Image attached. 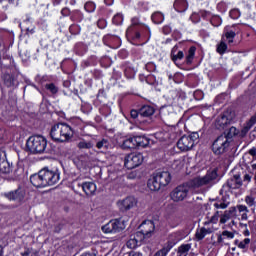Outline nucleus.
<instances>
[{"mask_svg": "<svg viewBox=\"0 0 256 256\" xmlns=\"http://www.w3.org/2000/svg\"><path fill=\"white\" fill-rule=\"evenodd\" d=\"M237 215V208L231 207L229 210H226L220 218V223L225 224L229 219H233Z\"/></svg>", "mask_w": 256, "mask_h": 256, "instance_id": "20", "label": "nucleus"}, {"mask_svg": "<svg viewBox=\"0 0 256 256\" xmlns=\"http://www.w3.org/2000/svg\"><path fill=\"white\" fill-rule=\"evenodd\" d=\"M183 57H185V54L183 53V51H179L177 54L173 55L172 61L174 63H177V61L183 59Z\"/></svg>", "mask_w": 256, "mask_h": 256, "instance_id": "41", "label": "nucleus"}, {"mask_svg": "<svg viewBox=\"0 0 256 256\" xmlns=\"http://www.w3.org/2000/svg\"><path fill=\"white\" fill-rule=\"evenodd\" d=\"M196 143H199V133L192 132L188 136H182L177 142V147L180 151H191Z\"/></svg>", "mask_w": 256, "mask_h": 256, "instance_id": "4", "label": "nucleus"}, {"mask_svg": "<svg viewBox=\"0 0 256 256\" xmlns=\"http://www.w3.org/2000/svg\"><path fill=\"white\" fill-rule=\"evenodd\" d=\"M230 122L223 116V114L216 119L215 127L216 129H225Z\"/></svg>", "mask_w": 256, "mask_h": 256, "instance_id": "24", "label": "nucleus"}, {"mask_svg": "<svg viewBox=\"0 0 256 256\" xmlns=\"http://www.w3.org/2000/svg\"><path fill=\"white\" fill-rule=\"evenodd\" d=\"M249 155H251V157H253V159H256V148L253 147L252 149H250L248 151Z\"/></svg>", "mask_w": 256, "mask_h": 256, "instance_id": "50", "label": "nucleus"}, {"mask_svg": "<svg viewBox=\"0 0 256 256\" xmlns=\"http://www.w3.org/2000/svg\"><path fill=\"white\" fill-rule=\"evenodd\" d=\"M228 43H233V38H228Z\"/></svg>", "mask_w": 256, "mask_h": 256, "instance_id": "60", "label": "nucleus"}, {"mask_svg": "<svg viewBox=\"0 0 256 256\" xmlns=\"http://www.w3.org/2000/svg\"><path fill=\"white\" fill-rule=\"evenodd\" d=\"M172 247L173 246H171V244H168L162 249L158 250L153 256H167L169 251H171Z\"/></svg>", "mask_w": 256, "mask_h": 256, "instance_id": "30", "label": "nucleus"}, {"mask_svg": "<svg viewBox=\"0 0 256 256\" xmlns=\"http://www.w3.org/2000/svg\"><path fill=\"white\" fill-rule=\"evenodd\" d=\"M82 189L87 197H93L97 191V185L94 182L82 183Z\"/></svg>", "mask_w": 256, "mask_h": 256, "instance_id": "16", "label": "nucleus"}, {"mask_svg": "<svg viewBox=\"0 0 256 256\" xmlns=\"http://www.w3.org/2000/svg\"><path fill=\"white\" fill-rule=\"evenodd\" d=\"M223 242V236H218V243H222Z\"/></svg>", "mask_w": 256, "mask_h": 256, "instance_id": "58", "label": "nucleus"}, {"mask_svg": "<svg viewBox=\"0 0 256 256\" xmlns=\"http://www.w3.org/2000/svg\"><path fill=\"white\" fill-rule=\"evenodd\" d=\"M229 145H231L229 139L223 135H220L212 144V151H214L215 155H221L227 151Z\"/></svg>", "mask_w": 256, "mask_h": 256, "instance_id": "5", "label": "nucleus"}, {"mask_svg": "<svg viewBox=\"0 0 256 256\" xmlns=\"http://www.w3.org/2000/svg\"><path fill=\"white\" fill-rule=\"evenodd\" d=\"M179 49V47L177 45H175L173 48H172V51H171V57L173 59V55H176L175 53H177V50Z\"/></svg>", "mask_w": 256, "mask_h": 256, "instance_id": "52", "label": "nucleus"}, {"mask_svg": "<svg viewBox=\"0 0 256 256\" xmlns=\"http://www.w3.org/2000/svg\"><path fill=\"white\" fill-rule=\"evenodd\" d=\"M122 147L123 149H137V142L135 141V137L124 140Z\"/></svg>", "mask_w": 256, "mask_h": 256, "instance_id": "25", "label": "nucleus"}, {"mask_svg": "<svg viewBox=\"0 0 256 256\" xmlns=\"http://www.w3.org/2000/svg\"><path fill=\"white\" fill-rule=\"evenodd\" d=\"M31 139H33V136H30L26 142L25 151L28 153H33V141Z\"/></svg>", "mask_w": 256, "mask_h": 256, "instance_id": "37", "label": "nucleus"}, {"mask_svg": "<svg viewBox=\"0 0 256 256\" xmlns=\"http://www.w3.org/2000/svg\"><path fill=\"white\" fill-rule=\"evenodd\" d=\"M22 256H33V252L31 249H27L25 252L22 253Z\"/></svg>", "mask_w": 256, "mask_h": 256, "instance_id": "51", "label": "nucleus"}, {"mask_svg": "<svg viewBox=\"0 0 256 256\" xmlns=\"http://www.w3.org/2000/svg\"><path fill=\"white\" fill-rule=\"evenodd\" d=\"M228 205L229 204L224 203V202H216V203H214V207L216 209H227Z\"/></svg>", "mask_w": 256, "mask_h": 256, "instance_id": "44", "label": "nucleus"}, {"mask_svg": "<svg viewBox=\"0 0 256 256\" xmlns=\"http://www.w3.org/2000/svg\"><path fill=\"white\" fill-rule=\"evenodd\" d=\"M98 27L100 29H104L105 28V21H103V20L98 21Z\"/></svg>", "mask_w": 256, "mask_h": 256, "instance_id": "53", "label": "nucleus"}, {"mask_svg": "<svg viewBox=\"0 0 256 256\" xmlns=\"http://www.w3.org/2000/svg\"><path fill=\"white\" fill-rule=\"evenodd\" d=\"M97 149H102L103 151H107L109 147H111V144L109 143V140L102 139L96 143Z\"/></svg>", "mask_w": 256, "mask_h": 256, "instance_id": "29", "label": "nucleus"}, {"mask_svg": "<svg viewBox=\"0 0 256 256\" xmlns=\"http://www.w3.org/2000/svg\"><path fill=\"white\" fill-rule=\"evenodd\" d=\"M230 17L232 19H237L239 17V10H231L230 11Z\"/></svg>", "mask_w": 256, "mask_h": 256, "instance_id": "47", "label": "nucleus"}, {"mask_svg": "<svg viewBox=\"0 0 256 256\" xmlns=\"http://www.w3.org/2000/svg\"><path fill=\"white\" fill-rule=\"evenodd\" d=\"M163 31H164V33H171V28L169 27V26H165L164 28H163Z\"/></svg>", "mask_w": 256, "mask_h": 256, "instance_id": "55", "label": "nucleus"}, {"mask_svg": "<svg viewBox=\"0 0 256 256\" xmlns=\"http://www.w3.org/2000/svg\"><path fill=\"white\" fill-rule=\"evenodd\" d=\"M242 221H246L247 219V212L242 214Z\"/></svg>", "mask_w": 256, "mask_h": 256, "instance_id": "57", "label": "nucleus"}, {"mask_svg": "<svg viewBox=\"0 0 256 256\" xmlns=\"http://www.w3.org/2000/svg\"><path fill=\"white\" fill-rule=\"evenodd\" d=\"M195 51H197V48H195V46H192L189 48L188 55L186 56V63L188 65H191V63H193V59L195 57Z\"/></svg>", "mask_w": 256, "mask_h": 256, "instance_id": "28", "label": "nucleus"}, {"mask_svg": "<svg viewBox=\"0 0 256 256\" xmlns=\"http://www.w3.org/2000/svg\"><path fill=\"white\" fill-rule=\"evenodd\" d=\"M218 169L214 168L208 171L205 176H199L188 181L186 184H182L174 188L170 196L172 201L179 203V201H184L189 195V189H199V187H212L215 185V180L219 178L217 173Z\"/></svg>", "mask_w": 256, "mask_h": 256, "instance_id": "1", "label": "nucleus"}, {"mask_svg": "<svg viewBox=\"0 0 256 256\" xmlns=\"http://www.w3.org/2000/svg\"><path fill=\"white\" fill-rule=\"evenodd\" d=\"M141 241H143V237L140 236V233H136L130 236V239L127 241L126 246L129 249H135L136 247H138Z\"/></svg>", "mask_w": 256, "mask_h": 256, "instance_id": "18", "label": "nucleus"}, {"mask_svg": "<svg viewBox=\"0 0 256 256\" xmlns=\"http://www.w3.org/2000/svg\"><path fill=\"white\" fill-rule=\"evenodd\" d=\"M163 187V184L159 181V178L153 174L152 178L148 180V188L150 191H159Z\"/></svg>", "mask_w": 256, "mask_h": 256, "instance_id": "19", "label": "nucleus"}, {"mask_svg": "<svg viewBox=\"0 0 256 256\" xmlns=\"http://www.w3.org/2000/svg\"><path fill=\"white\" fill-rule=\"evenodd\" d=\"M252 169H256V164H253V165H252Z\"/></svg>", "mask_w": 256, "mask_h": 256, "instance_id": "61", "label": "nucleus"}, {"mask_svg": "<svg viewBox=\"0 0 256 256\" xmlns=\"http://www.w3.org/2000/svg\"><path fill=\"white\" fill-rule=\"evenodd\" d=\"M237 209L240 213H248L249 212V210L247 209V206H245V205H238Z\"/></svg>", "mask_w": 256, "mask_h": 256, "instance_id": "46", "label": "nucleus"}, {"mask_svg": "<svg viewBox=\"0 0 256 256\" xmlns=\"http://www.w3.org/2000/svg\"><path fill=\"white\" fill-rule=\"evenodd\" d=\"M113 23L114 25H121L123 23V15L122 14H116L113 17Z\"/></svg>", "mask_w": 256, "mask_h": 256, "instance_id": "38", "label": "nucleus"}, {"mask_svg": "<svg viewBox=\"0 0 256 256\" xmlns=\"http://www.w3.org/2000/svg\"><path fill=\"white\" fill-rule=\"evenodd\" d=\"M0 173H11V165L7 161V156L3 151H0Z\"/></svg>", "mask_w": 256, "mask_h": 256, "instance_id": "13", "label": "nucleus"}, {"mask_svg": "<svg viewBox=\"0 0 256 256\" xmlns=\"http://www.w3.org/2000/svg\"><path fill=\"white\" fill-rule=\"evenodd\" d=\"M211 233H213V229L202 227L197 230L196 239H198V241H202V239H205V236L211 235Z\"/></svg>", "mask_w": 256, "mask_h": 256, "instance_id": "22", "label": "nucleus"}, {"mask_svg": "<svg viewBox=\"0 0 256 256\" xmlns=\"http://www.w3.org/2000/svg\"><path fill=\"white\" fill-rule=\"evenodd\" d=\"M225 37L227 39H235V32L234 31L226 32Z\"/></svg>", "mask_w": 256, "mask_h": 256, "instance_id": "48", "label": "nucleus"}, {"mask_svg": "<svg viewBox=\"0 0 256 256\" xmlns=\"http://www.w3.org/2000/svg\"><path fill=\"white\" fill-rule=\"evenodd\" d=\"M3 83L6 87H17L19 82L17 81V74L6 72L2 76Z\"/></svg>", "mask_w": 256, "mask_h": 256, "instance_id": "11", "label": "nucleus"}, {"mask_svg": "<svg viewBox=\"0 0 256 256\" xmlns=\"http://www.w3.org/2000/svg\"><path fill=\"white\" fill-rule=\"evenodd\" d=\"M5 197L9 199L10 201H15V203H18V205H21L23 203V200L25 199V190L23 188L18 187V189L6 193Z\"/></svg>", "mask_w": 256, "mask_h": 256, "instance_id": "9", "label": "nucleus"}, {"mask_svg": "<svg viewBox=\"0 0 256 256\" xmlns=\"http://www.w3.org/2000/svg\"><path fill=\"white\" fill-rule=\"evenodd\" d=\"M106 5H113V0H104Z\"/></svg>", "mask_w": 256, "mask_h": 256, "instance_id": "56", "label": "nucleus"}, {"mask_svg": "<svg viewBox=\"0 0 256 256\" xmlns=\"http://www.w3.org/2000/svg\"><path fill=\"white\" fill-rule=\"evenodd\" d=\"M256 123V113L251 116V118L244 124L243 128L241 129L240 136L246 137V135L251 131L253 125Z\"/></svg>", "mask_w": 256, "mask_h": 256, "instance_id": "17", "label": "nucleus"}, {"mask_svg": "<svg viewBox=\"0 0 256 256\" xmlns=\"http://www.w3.org/2000/svg\"><path fill=\"white\" fill-rule=\"evenodd\" d=\"M252 177L249 174L244 175V181H247L248 183L251 181Z\"/></svg>", "mask_w": 256, "mask_h": 256, "instance_id": "54", "label": "nucleus"}, {"mask_svg": "<svg viewBox=\"0 0 256 256\" xmlns=\"http://www.w3.org/2000/svg\"><path fill=\"white\" fill-rule=\"evenodd\" d=\"M164 19L165 17L163 16V14H161V12H155L154 14H152V21L157 25H159V23H163Z\"/></svg>", "mask_w": 256, "mask_h": 256, "instance_id": "31", "label": "nucleus"}, {"mask_svg": "<svg viewBox=\"0 0 256 256\" xmlns=\"http://www.w3.org/2000/svg\"><path fill=\"white\" fill-rule=\"evenodd\" d=\"M226 185L229 189H239L243 185V180L239 174H236L227 181Z\"/></svg>", "mask_w": 256, "mask_h": 256, "instance_id": "15", "label": "nucleus"}, {"mask_svg": "<svg viewBox=\"0 0 256 256\" xmlns=\"http://www.w3.org/2000/svg\"><path fill=\"white\" fill-rule=\"evenodd\" d=\"M130 115H131L132 119H137L138 115L141 116V114H139V112L137 110H131Z\"/></svg>", "mask_w": 256, "mask_h": 256, "instance_id": "49", "label": "nucleus"}, {"mask_svg": "<svg viewBox=\"0 0 256 256\" xmlns=\"http://www.w3.org/2000/svg\"><path fill=\"white\" fill-rule=\"evenodd\" d=\"M254 131L256 132V126H255V128H254Z\"/></svg>", "mask_w": 256, "mask_h": 256, "instance_id": "63", "label": "nucleus"}, {"mask_svg": "<svg viewBox=\"0 0 256 256\" xmlns=\"http://www.w3.org/2000/svg\"><path fill=\"white\" fill-rule=\"evenodd\" d=\"M31 179H33V176H30V181H31Z\"/></svg>", "mask_w": 256, "mask_h": 256, "instance_id": "62", "label": "nucleus"}, {"mask_svg": "<svg viewBox=\"0 0 256 256\" xmlns=\"http://www.w3.org/2000/svg\"><path fill=\"white\" fill-rule=\"evenodd\" d=\"M222 236L227 237L228 239H233V237H235V234L233 232L223 231Z\"/></svg>", "mask_w": 256, "mask_h": 256, "instance_id": "45", "label": "nucleus"}, {"mask_svg": "<svg viewBox=\"0 0 256 256\" xmlns=\"http://www.w3.org/2000/svg\"><path fill=\"white\" fill-rule=\"evenodd\" d=\"M155 231V223L151 220L144 221L140 225V231L137 233H140L143 236V239H149L151 235H153V232Z\"/></svg>", "mask_w": 256, "mask_h": 256, "instance_id": "8", "label": "nucleus"}, {"mask_svg": "<svg viewBox=\"0 0 256 256\" xmlns=\"http://www.w3.org/2000/svg\"><path fill=\"white\" fill-rule=\"evenodd\" d=\"M0 256H3V247L0 246Z\"/></svg>", "mask_w": 256, "mask_h": 256, "instance_id": "59", "label": "nucleus"}, {"mask_svg": "<svg viewBox=\"0 0 256 256\" xmlns=\"http://www.w3.org/2000/svg\"><path fill=\"white\" fill-rule=\"evenodd\" d=\"M190 250H191V244H183L178 248V253H181V255L186 256Z\"/></svg>", "mask_w": 256, "mask_h": 256, "instance_id": "34", "label": "nucleus"}, {"mask_svg": "<svg viewBox=\"0 0 256 256\" xmlns=\"http://www.w3.org/2000/svg\"><path fill=\"white\" fill-rule=\"evenodd\" d=\"M223 117H225L227 119L228 123H231V121H233V119H235V113L232 110H226L223 114Z\"/></svg>", "mask_w": 256, "mask_h": 256, "instance_id": "35", "label": "nucleus"}, {"mask_svg": "<svg viewBox=\"0 0 256 256\" xmlns=\"http://www.w3.org/2000/svg\"><path fill=\"white\" fill-rule=\"evenodd\" d=\"M50 137L53 141L58 143H65L73 137V130L71 126L65 123H58L52 126L50 130Z\"/></svg>", "mask_w": 256, "mask_h": 256, "instance_id": "3", "label": "nucleus"}, {"mask_svg": "<svg viewBox=\"0 0 256 256\" xmlns=\"http://www.w3.org/2000/svg\"><path fill=\"white\" fill-rule=\"evenodd\" d=\"M34 187H47L59 183V172L43 168L38 173L33 174Z\"/></svg>", "mask_w": 256, "mask_h": 256, "instance_id": "2", "label": "nucleus"}, {"mask_svg": "<svg viewBox=\"0 0 256 256\" xmlns=\"http://www.w3.org/2000/svg\"><path fill=\"white\" fill-rule=\"evenodd\" d=\"M222 135L223 137H226L228 141L231 143V141H233V138L236 135H239V130H237V128L235 127H231L227 132H224V134Z\"/></svg>", "mask_w": 256, "mask_h": 256, "instance_id": "26", "label": "nucleus"}, {"mask_svg": "<svg viewBox=\"0 0 256 256\" xmlns=\"http://www.w3.org/2000/svg\"><path fill=\"white\" fill-rule=\"evenodd\" d=\"M143 163V154L141 153H130L124 159V167L126 169H135Z\"/></svg>", "mask_w": 256, "mask_h": 256, "instance_id": "6", "label": "nucleus"}, {"mask_svg": "<svg viewBox=\"0 0 256 256\" xmlns=\"http://www.w3.org/2000/svg\"><path fill=\"white\" fill-rule=\"evenodd\" d=\"M126 35L127 37H129L130 39H133V41L137 40V39H141V33L137 32V31H132L131 28H129L126 31Z\"/></svg>", "mask_w": 256, "mask_h": 256, "instance_id": "32", "label": "nucleus"}, {"mask_svg": "<svg viewBox=\"0 0 256 256\" xmlns=\"http://www.w3.org/2000/svg\"><path fill=\"white\" fill-rule=\"evenodd\" d=\"M155 113V108L152 106H143L142 109L139 110L140 117H151Z\"/></svg>", "mask_w": 256, "mask_h": 256, "instance_id": "23", "label": "nucleus"}, {"mask_svg": "<svg viewBox=\"0 0 256 256\" xmlns=\"http://www.w3.org/2000/svg\"><path fill=\"white\" fill-rule=\"evenodd\" d=\"M245 202L249 207H253L255 205V198L253 196H246Z\"/></svg>", "mask_w": 256, "mask_h": 256, "instance_id": "42", "label": "nucleus"}, {"mask_svg": "<svg viewBox=\"0 0 256 256\" xmlns=\"http://www.w3.org/2000/svg\"><path fill=\"white\" fill-rule=\"evenodd\" d=\"M125 229V224L120 220H111L102 226L103 233H121Z\"/></svg>", "mask_w": 256, "mask_h": 256, "instance_id": "7", "label": "nucleus"}, {"mask_svg": "<svg viewBox=\"0 0 256 256\" xmlns=\"http://www.w3.org/2000/svg\"><path fill=\"white\" fill-rule=\"evenodd\" d=\"M77 147L78 149H93V143L82 140L77 144Z\"/></svg>", "mask_w": 256, "mask_h": 256, "instance_id": "33", "label": "nucleus"}, {"mask_svg": "<svg viewBox=\"0 0 256 256\" xmlns=\"http://www.w3.org/2000/svg\"><path fill=\"white\" fill-rule=\"evenodd\" d=\"M136 142V147H147L149 145V139L145 136H136L134 137Z\"/></svg>", "mask_w": 256, "mask_h": 256, "instance_id": "27", "label": "nucleus"}, {"mask_svg": "<svg viewBox=\"0 0 256 256\" xmlns=\"http://www.w3.org/2000/svg\"><path fill=\"white\" fill-rule=\"evenodd\" d=\"M227 51V44L225 42H221L217 47V53L223 55Z\"/></svg>", "mask_w": 256, "mask_h": 256, "instance_id": "39", "label": "nucleus"}, {"mask_svg": "<svg viewBox=\"0 0 256 256\" xmlns=\"http://www.w3.org/2000/svg\"><path fill=\"white\" fill-rule=\"evenodd\" d=\"M34 153H43L47 147V140L41 135L33 137Z\"/></svg>", "mask_w": 256, "mask_h": 256, "instance_id": "10", "label": "nucleus"}, {"mask_svg": "<svg viewBox=\"0 0 256 256\" xmlns=\"http://www.w3.org/2000/svg\"><path fill=\"white\" fill-rule=\"evenodd\" d=\"M137 205V200L133 197H127L121 202H119V209L120 211H129L133 209Z\"/></svg>", "mask_w": 256, "mask_h": 256, "instance_id": "12", "label": "nucleus"}, {"mask_svg": "<svg viewBox=\"0 0 256 256\" xmlns=\"http://www.w3.org/2000/svg\"><path fill=\"white\" fill-rule=\"evenodd\" d=\"M163 187H167L171 183V174L168 171L157 172L154 174Z\"/></svg>", "mask_w": 256, "mask_h": 256, "instance_id": "14", "label": "nucleus"}, {"mask_svg": "<svg viewBox=\"0 0 256 256\" xmlns=\"http://www.w3.org/2000/svg\"><path fill=\"white\" fill-rule=\"evenodd\" d=\"M45 88L50 91V93H52V95H56V93H58L59 88H57V86H55V84L50 83V84H46Z\"/></svg>", "mask_w": 256, "mask_h": 256, "instance_id": "36", "label": "nucleus"}, {"mask_svg": "<svg viewBox=\"0 0 256 256\" xmlns=\"http://www.w3.org/2000/svg\"><path fill=\"white\" fill-rule=\"evenodd\" d=\"M84 9L86 11H88V13H93V11H95V3L93 2H87L85 5H84Z\"/></svg>", "mask_w": 256, "mask_h": 256, "instance_id": "40", "label": "nucleus"}, {"mask_svg": "<svg viewBox=\"0 0 256 256\" xmlns=\"http://www.w3.org/2000/svg\"><path fill=\"white\" fill-rule=\"evenodd\" d=\"M249 243H251V239L246 238L242 242L239 243L238 247L240 249H245L247 247V245H249Z\"/></svg>", "mask_w": 256, "mask_h": 256, "instance_id": "43", "label": "nucleus"}, {"mask_svg": "<svg viewBox=\"0 0 256 256\" xmlns=\"http://www.w3.org/2000/svg\"><path fill=\"white\" fill-rule=\"evenodd\" d=\"M187 7H189L187 0H175L174 2V9L178 13H185V11H187Z\"/></svg>", "mask_w": 256, "mask_h": 256, "instance_id": "21", "label": "nucleus"}]
</instances>
